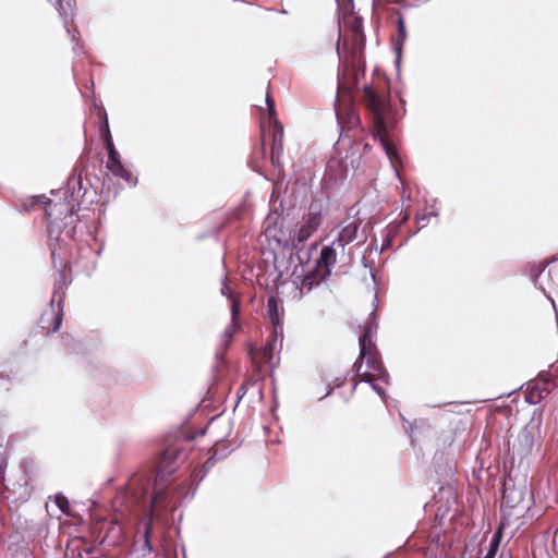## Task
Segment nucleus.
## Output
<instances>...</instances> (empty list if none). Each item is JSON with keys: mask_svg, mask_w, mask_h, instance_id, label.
<instances>
[{"mask_svg": "<svg viewBox=\"0 0 558 558\" xmlns=\"http://www.w3.org/2000/svg\"><path fill=\"white\" fill-rule=\"evenodd\" d=\"M363 102L373 118L374 138L379 140L383 150L391 165L396 167L397 151L386 137L387 122L392 118V106L389 99L388 84L379 78L376 83L365 85L363 89Z\"/></svg>", "mask_w": 558, "mask_h": 558, "instance_id": "nucleus-1", "label": "nucleus"}, {"mask_svg": "<svg viewBox=\"0 0 558 558\" xmlns=\"http://www.w3.org/2000/svg\"><path fill=\"white\" fill-rule=\"evenodd\" d=\"M378 325L376 323L374 314L368 318L364 326V331L359 338L360 342V357L365 360V369L363 362L355 363L357 376L362 381L369 383L372 388L380 396L385 398V391L378 381L388 384L389 375L383 367L380 361L376 356L375 344L373 338L377 332Z\"/></svg>", "mask_w": 558, "mask_h": 558, "instance_id": "nucleus-2", "label": "nucleus"}, {"mask_svg": "<svg viewBox=\"0 0 558 558\" xmlns=\"http://www.w3.org/2000/svg\"><path fill=\"white\" fill-rule=\"evenodd\" d=\"M338 251L340 248L332 242L322 248L319 258L314 263H306L300 268L295 267L293 283L300 289L301 294L310 292L330 276L331 267L337 263Z\"/></svg>", "mask_w": 558, "mask_h": 558, "instance_id": "nucleus-3", "label": "nucleus"}, {"mask_svg": "<svg viewBox=\"0 0 558 558\" xmlns=\"http://www.w3.org/2000/svg\"><path fill=\"white\" fill-rule=\"evenodd\" d=\"M76 184H80V179L70 178L68 181L69 189L63 192H58V194L63 195L64 201L57 202L49 199V202L46 204L45 213L49 221L48 232L50 236L53 235L54 229L60 228V222L62 221L63 217H72L77 210L76 207L78 206V203L74 197V192L69 193V190L74 189Z\"/></svg>", "mask_w": 558, "mask_h": 558, "instance_id": "nucleus-4", "label": "nucleus"}, {"mask_svg": "<svg viewBox=\"0 0 558 558\" xmlns=\"http://www.w3.org/2000/svg\"><path fill=\"white\" fill-rule=\"evenodd\" d=\"M266 106L267 113L262 117L260 122L262 132L263 135H265L267 128L275 129L272 135L271 161L272 163H278L280 154L282 153L283 128L276 118L275 102L268 93L266 94Z\"/></svg>", "mask_w": 558, "mask_h": 558, "instance_id": "nucleus-5", "label": "nucleus"}, {"mask_svg": "<svg viewBox=\"0 0 558 558\" xmlns=\"http://www.w3.org/2000/svg\"><path fill=\"white\" fill-rule=\"evenodd\" d=\"M280 216L277 213H270L264 221V234L269 242H275L279 247H293V233L286 232L282 226H279Z\"/></svg>", "mask_w": 558, "mask_h": 558, "instance_id": "nucleus-6", "label": "nucleus"}, {"mask_svg": "<svg viewBox=\"0 0 558 558\" xmlns=\"http://www.w3.org/2000/svg\"><path fill=\"white\" fill-rule=\"evenodd\" d=\"M322 215L318 208L311 206L310 213L303 217L302 221L293 231V247L298 248L303 244L319 227Z\"/></svg>", "mask_w": 558, "mask_h": 558, "instance_id": "nucleus-7", "label": "nucleus"}, {"mask_svg": "<svg viewBox=\"0 0 558 558\" xmlns=\"http://www.w3.org/2000/svg\"><path fill=\"white\" fill-rule=\"evenodd\" d=\"M171 470H168L167 466H162L158 470L151 492L149 494V502L151 507V511H157L159 506H163L168 498H170L172 490L168 488L167 477L170 474Z\"/></svg>", "mask_w": 558, "mask_h": 558, "instance_id": "nucleus-8", "label": "nucleus"}, {"mask_svg": "<svg viewBox=\"0 0 558 558\" xmlns=\"http://www.w3.org/2000/svg\"><path fill=\"white\" fill-rule=\"evenodd\" d=\"M361 225L359 218H348L338 226L337 235L333 239V244L344 251L345 245L352 243L356 239L357 230Z\"/></svg>", "mask_w": 558, "mask_h": 558, "instance_id": "nucleus-9", "label": "nucleus"}, {"mask_svg": "<svg viewBox=\"0 0 558 558\" xmlns=\"http://www.w3.org/2000/svg\"><path fill=\"white\" fill-rule=\"evenodd\" d=\"M106 168L114 175L123 181H125L129 185L135 186L137 183L136 178L123 166L121 161V157L108 158Z\"/></svg>", "mask_w": 558, "mask_h": 558, "instance_id": "nucleus-10", "label": "nucleus"}, {"mask_svg": "<svg viewBox=\"0 0 558 558\" xmlns=\"http://www.w3.org/2000/svg\"><path fill=\"white\" fill-rule=\"evenodd\" d=\"M62 299H63V292H59L58 289H56L53 298L50 302L51 311L47 314L49 316V318H51L53 320L52 326L51 327L43 326V328L47 329L48 333L56 332L61 326L62 316H61V305L60 304L62 302Z\"/></svg>", "mask_w": 558, "mask_h": 558, "instance_id": "nucleus-11", "label": "nucleus"}, {"mask_svg": "<svg viewBox=\"0 0 558 558\" xmlns=\"http://www.w3.org/2000/svg\"><path fill=\"white\" fill-rule=\"evenodd\" d=\"M282 313H283V308H282L281 302L274 296L269 298V300L267 302V314H268L270 322L272 323V325L275 327L274 341L277 340L279 329L281 330Z\"/></svg>", "mask_w": 558, "mask_h": 558, "instance_id": "nucleus-12", "label": "nucleus"}, {"mask_svg": "<svg viewBox=\"0 0 558 558\" xmlns=\"http://www.w3.org/2000/svg\"><path fill=\"white\" fill-rule=\"evenodd\" d=\"M336 114L339 124H341L342 128H344L345 125V128L352 129L353 126H356L360 123V119L352 108H347L339 105L336 108Z\"/></svg>", "mask_w": 558, "mask_h": 558, "instance_id": "nucleus-13", "label": "nucleus"}, {"mask_svg": "<svg viewBox=\"0 0 558 558\" xmlns=\"http://www.w3.org/2000/svg\"><path fill=\"white\" fill-rule=\"evenodd\" d=\"M240 314V301L233 300V303L231 305V323L225 330V336L228 340L232 338L234 332L240 328V324L238 320V316Z\"/></svg>", "mask_w": 558, "mask_h": 558, "instance_id": "nucleus-14", "label": "nucleus"}, {"mask_svg": "<svg viewBox=\"0 0 558 558\" xmlns=\"http://www.w3.org/2000/svg\"><path fill=\"white\" fill-rule=\"evenodd\" d=\"M102 132L105 133L104 138H105L106 148L108 150V158L120 157V154L117 151L114 144L112 142V137H111L107 122H106L105 126L102 128Z\"/></svg>", "mask_w": 558, "mask_h": 558, "instance_id": "nucleus-15", "label": "nucleus"}, {"mask_svg": "<svg viewBox=\"0 0 558 558\" xmlns=\"http://www.w3.org/2000/svg\"><path fill=\"white\" fill-rule=\"evenodd\" d=\"M519 441L523 444L522 451L529 452L533 449L535 441L530 429H523L519 435Z\"/></svg>", "mask_w": 558, "mask_h": 558, "instance_id": "nucleus-16", "label": "nucleus"}, {"mask_svg": "<svg viewBox=\"0 0 558 558\" xmlns=\"http://www.w3.org/2000/svg\"><path fill=\"white\" fill-rule=\"evenodd\" d=\"M398 25V45H401L407 39L405 22L403 16L399 15L397 20Z\"/></svg>", "mask_w": 558, "mask_h": 558, "instance_id": "nucleus-17", "label": "nucleus"}, {"mask_svg": "<svg viewBox=\"0 0 558 558\" xmlns=\"http://www.w3.org/2000/svg\"><path fill=\"white\" fill-rule=\"evenodd\" d=\"M498 546H499V535L495 534L489 544V549L484 558H494Z\"/></svg>", "mask_w": 558, "mask_h": 558, "instance_id": "nucleus-18", "label": "nucleus"}, {"mask_svg": "<svg viewBox=\"0 0 558 558\" xmlns=\"http://www.w3.org/2000/svg\"><path fill=\"white\" fill-rule=\"evenodd\" d=\"M272 351H274V344H271V345H269V347H266V348H264V349L260 351L262 359H263L266 363H268V364H272V359H274Z\"/></svg>", "mask_w": 558, "mask_h": 558, "instance_id": "nucleus-19", "label": "nucleus"}, {"mask_svg": "<svg viewBox=\"0 0 558 558\" xmlns=\"http://www.w3.org/2000/svg\"><path fill=\"white\" fill-rule=\"evenodd\" d=\"M221 294L227 296L231 301V304L233 303V300H239L236 296L233 295L226 279L222 281Z\"/></svg>", "mask_w": 558, "mask_h": 558, "instance_id": "nucleus-20", "label": "nucleus"}, {"mask_svg": "<svg viewBox=\"0 0 558 558\" xmlns=\"http://www.w3.org/2000/svg\"><path fill=\"white\" fill-rule=\"evenodd\" d=\"M111 531L116 536V539L113 541V543H116V541H118L122 535V527L119 523L114 522L111 527Z\"/></svg>", "mask_w": 558, "mask_h": 558, "instance_id": "nucleus-21", "label": "nucleus"}, {"mask_svg": "<svg viewBox=\"0 0 558 558\" xmlns=\"http://www.w3.org/2000/svg\"><path fill=\"white\" fill-rule=\"evenodd\" d=\"M56 502L58 505V507L62 510V511H65V508L68 507L69 502L66 500L65 497L63 496H57L56 498Z\"/></svg>", "mask_w": 558, "mask_h": 558, "instance_id": "nucleus-22", "label": "nucleus"}, {"mask_svg": "<svg viewBox=\"0 0 558 558\" xmlns=\"http://www.w3.org/2000/svg\"><path fill=\"white\" fill-rule=\"evenodd\" d=\"M417 225H420V228H423L427 223V216L425 214H418L416 216Z\"/></svg>", "mask_w": 558, "mask_h": 558, "instance_id": "nucleus-23", "label": "nucleus"}, {"mask_svg": "<svg viewBox=\"0 0 558 558\" xmlns=\"http://www.w3.org/2000/svg\"><path fill=\"white\" fill-rule=\"evenodd\" d=\"M354 37H355V39H357V38H359V39H361V40H362L363 34H362V31H361L360 25H356V26L354 27Z\"/></svg>", "mask_w": 558, "mask_h": 558, "instance_id": "nucleus-24", "label": "nucleus"}, {"mask_svg": "<svg viewBox=\"0 0 558 558\" xmlns=\"http://www.w3.org/2000/svg\"><path fill=\"white\" fill-rule=\"evenodd\" d=\"M409 218V215H405L404 218L402 219V222H405Z\"/></svg>", "mask_w": 558, "mask_h": 558, "instance_id": "nucleus-25", "label": "nucleus"}, {"mask_svg": "<svg viewBox=\"0 0 558 558\" xmlns=\"http://www.w3.org/2000/svg\"><path fill=\"white\" fill-rule=\"evenodd\" d=\"M66 234H68L69 236H72V232H71V231H66Z\"/></svg>", "mask_w": 558, "mask_h": 558, "instance_id": "nucleus-26", "label": "nucleus"}, {"mask_svg": "<svg viewBox=\"0 0 558 558\" xmlns=\"http://www.w3.org/2000/svg\"><path fill=\"white\" fill-rule=\"evenodd\" d=\"M41 322H43V324H45V322H46V317L45 316L41 318Z\"/></svg>", "mask_w": 558, "mask_h": 558, "instance_id": "nucleus-27", "label": "nucleus"}, {"mask_svg": "<svg viewBox=\"0 0 558 558\" xmlns=\"http://www.w3.org/2000/svg\"><path fill=\"white\" fill-rule=\"evenodd\" d=\"M170 453L169 452H166L163 459H167V457L169 456Z\"/></svg>", "mask_w": 558, "mask_h": 558, "instance_id": "nucleus-28", "label": "nucleus"}]
</instances>
